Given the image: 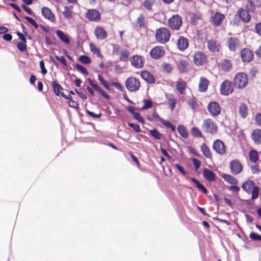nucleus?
Listing matches in <instances>:
<instances>
[{
  "label": "nucleus",
  "mask_w": 261,
  "mask_h": 261,
  "mask_svg": "<svg viewBox=\"0 0 261 261\" xmlns=\"http://www.w3.org/2000/svg\"><path fill=\"white\" fill-rule=\"evenodd\" d=\"M234 85L230 81L226 80L220 85V92L221 94L224 96H228L233 93L234 91Z\"/></svg>",
  "instance_id": "nucleus-7"
},
{
  "label": "nucleus",
  "mask_w": 261,
  "mask_h": 261,
  "mask_svg": "<svg viewBox=\"0 0 261 261\" xmlns=\"http://www.w3.org/2000/svg\"><path fill=\"white\" fill-rule=\"evenodd\" d=\"M52 87L53 89V91L57 96H60L61 95V93H63L62 92H60V91L61 90L63 89V88L62 86L59 84L56 81H54L52 82Z\"/></svg>",
  "instance_id": "nucleus-36"
},
{
  "label": "nucleus",
  "mask_w": 261,
  "mask_h": 261,
  "mask_svg": "<svg viewBox=\"0 0 261 261\" xmlns=\"http://www.w3.org/2000/svg\"><path fill=\"white\" fill-rule=\"evenodd\" d=\"M128 126L129 127L133 128V129L136 132L139 133V132H141L140 127L139 125H138L137 124H134L133 123H129Z\"/></svg>",
  "instance_id": "nucleus-62"
},
{
  "label": "nucleus",
  "mask_w": 261,
  "mask_h": 261,
  "mask_svg": "<svg viewBox=\"0 0 261 261\" xmlns=\"http://www.w3.org/2000/svg\"><path fill=\"white\" fill-rule=\"evenodd\" d=\"M87 80L90 85L96 91L99 92L103 97L107 99H109L110 98V96L107 94L104 90L101 89L97 84L94 83L92 80L88 78Z\"/></svg>",
  "instance_id": "nucleus-25"
},
{
  "label": "nucleus",
  "mask_w": 261,
  "mask_h": 261,
  "mask_svg": "<svg viewBox=\"0 0 261 261\" xmlns=\"http://www.w3.org/2000/svg\"><path fill=\"white\" fill-rule=\"evenodd\" d=\"M237 14L241 20L244 23H248L251 20V16L249 12L243 8H239Z\"/></svg>",
  "instance_id": "nucleus-23"
},
{
  "label": "nucleus",
  "mask_w": 261,
  "mask_h": 261,
  "mask_svg": "<svg viewBox=\"0 0 261 261\" xmlns=\"http://www.w3.org/2000/svg\"><path fill=\"white\" fill-rule=\"evenodd\" d=\"M246 9L250 12H254L255 11V6L252 0H248L246 4Z\"/></svg>",
  "instance_id": "nucleus-50"
},
{
  "label": "nucleus",
  "mask_w": 261,
  "mask_h": 261,
  "mask_svg": "<svg viewBox=\"0 0 261 261\" xmlns=\"http://www.w3.org/2000/svg\"><path fill=\"white\" fill-rule=\"evenodd\" d=\"M191 135L196 138H203V135L200 130L196 126L193 127L191 129Z\"/></svg>",
  "instance_id": "nucleus-41"
},
{
  "label": "nucleus",
  "mask_w": 261,
  "mask_h": 261,
  "mask_svg": "<svg viewBox=\"0 0 261 261\" xmlns=\"http://www.w3.org/2000/svg\"><path fill=\"white\" fill-rule=\"evenodd\" d=\"M187 88V82L182 79H179L176 84V88L180 95L186 94V89Z\"/></svg>",
  "instance_id": "nucleus-28"
},
{
  "label": "nucleus",
  "mask_w": 261,
  "mask_h": 261,
  "mask_svg": "<svg viewBox=\"0 0 261 261\" xmlns=\"http://www.w3.org/2000/svg\"><path fill=\"white\" fill-rule=\"evenodd\" d=\"M191 180L196 185L197 188L201 190L204 193L207 194L208 193L207 190L202 184H201L198 180L195 178H191Z\"/></svg>",
  "instance_id": "nucleus-43"
},
{
  "label": "nucleus",
  "mask_w": 261,
  "mask_h": 261,
  "mask_svg": "<svg viewBox=\"0 0 261 261\" xmlns=\"http://www.w3.org/2000/svg\"><path fill=\"white\" fill-rule=\"evenodd\" d=\"M207 48L212 53H219L221 48V43L214 39H210L207 41Z\"/></svg>",
  "instance_id": "nucleus-18"
},
{
  "label": "nucleus",
  "mask_w": 261,
  "mask_h": 261,
  "mask_svg": "<svg viewBox=\"0 0 261 261\" xmlns=\"http://www.w3.org/2000/svg\"><path fill=\"white\" fill-rule=\"evenodd\" d=\"M218 67L221 70L227 72L232 69V63L230 60L224 59L218 64Z\"/></svg>",
  "instance_id": "nucleus-19"
},
{
  "label": "nucleus",
  "mask_w": 261,
  "mask_h": 261,
  "mask_svg": "<svg viewBox=\"0 0 261 261\" xmlns=\"http://www.w3.org/2000/svg\"><path fill=\"white\" fill-rule=\"evenodd\" d=\"M203 130L207 134H214L218 131V126L211 118L205 119L202 125Z\"/></svg>",
  "instance_id": "nucleus-6"
},
{
  "label": "nucleus",
  "mask_w": 261,
  "mask_h": 261,
  "mask_svg": "<svg viewBox=\"0 0 261 261\" xmlns=\"http://www.w3.org/2000/svg\"><path fill=\"white\" fill-rule=\"evenodd\" d=\"M144 105L142 109L143 110L150 108L152 107V102L150 100L144 99L143 100Z\"/></svg>",
  "instance_id": "nucleus-56"
},
{
  "label": "nucleus",
  "mask_w": 261,
  "mask_h": 261,
  "mask_svg": "<svg viewBox=\"0 0 261 261\" xmlns=\"http://www.w3.org/2000/svg\"><path fill=\"white\" fill-rule=\"evenodd\" d=\"M165 54L164 48L162 46H156L152 48L150 51V57L154 60H159Z\"/></svg>",
  "instance_id": "nucleus-11"
},
{
  "label": "nucleus",
  "mask_w": 261,
  "mask_h": 261,
  "mask_svg": "<svg viewBox=\"0 0 261 261\" xmlns=\"http://www.w3.org/2000/svg\"><path fill=\"white\" fill-rule=\"evenodd\" d=\"M177 131L179 134L184 138L187 139L188 138L189 134L186 127L181 125H179L177 127Z\"/></svg>",
  "instance_id": "nucleus-40"
},
{
  "label": "nucleus",
  "mask_w": 261,
  "mask_h": 261,
  "mask_svg": "<svg viewBox=\"0 0 261 261\" xmlns=\"http://www.w3.org/2000/svg\"><path fill=\"white\" fill-rule=\"evenodd\" d=\"M200 150L202 154L207 159H212V153L210 148L205 143H203L200 146Z\"/></svg>",
  "instance_id": "nucleus-31"
},
{
  "label": "nucleus",
  "mask_w": 261,
  "mask_h": 261,
  "mask_svg": "<svg viewBox=\"0 0 261 261\" xmlns=\"http://www.w3.org/2000/svg\"><path fill=\"white\" fill-rule=\"evenodd\" d=\"M161 67L164 71L168 73H170L172 70V66L169 63H163L161 65Z\"/></svg>",
  "instance_id": "nucleus-52"
},
{
  "label": "nucleus",
  "mask_w": 261,
  "mask_h": 261,
  "mask_svg": "<svg viewBox=\"0 0 261 261\" xmlns=\"http://www.w3.org/2000/svg\"><path fill=\"white\" fill-rule=\"evenodd\" d=\"M75 68L84 75H87L89 72L87 69L80 64H77L75 65Z\"/></svg>",
  "instance_id": "nucleus-48"
},
{
  "label": "nucleus",
  "mask_w": 261,
  "mask_h": 261,
  "mask_svg": "<svg viewBox=\"0 0 261 261\" xmlns=\"http://www.w3.org/2000/svg\"><path fill=\"white\" fill-rule=\"evenodd\" d=\"M56 34L61 41H62L66 44H69L70 43V40L66 34H65L62 31H57Z\"/></svg>",
  "instance_id": "nucleus-35"
},
{
  "label": "nucleus",
  "mask_w": 261,
  "mask_h": 261,
  "mask_svg": "<svg viewBox=\"0 0 261 261\" xmlns=\"http://www.w3.org/2000/svg\"><path fill=\"white\" fill-rule=\"evenodd\" d=\"M229 168L231 173L234 175L240 173L243 168L241 163L237 160H233L230 162Z\"/></svg>",
  "instance_id": "nucleus-15"
},
{
  "label": "nucleus",
  "mask_w": 261,
  "mask_h": 261,
  "mask_svg": "<svg viewBox=\"0 0 261 261\" xmlns=\"http://www.w3.org/2000/svg\"><path fill=\"white\" fill-rule=\"evenodd\" d=\"M233 82L236 88L243 89L248 83V76L246 73L239 72L235 75Z\"/></svg>",
  "instance_id": "nucleus-1"
},
{
  "label": "nucleus",
  "mask_w": 261,
  "mask_h": 261,
  "mask_svg": "<svg viewBox=\"0 0 261 261\" xmlns=\"http://www.w3.org/2000/svg\"><path fill=\"white\" fill-rule=\"evenodd\" d=\"M258 154L256 150L252 149L249 151V158L251 162L256 163L258 160Z\"/></svg>",
  "instance_id": "nucleus-38"
},
{
  "label": "nucleus",
  "mask_w": 261,
  "mask_h": 261,
  "mask_svg": "<svg viewBox=\"0 0 261 261\" xmlns=\"http://www.w3.org/2000/svg\"><path fill=\"white\" fill-rule=\"evenodd\" d=\"M27 42H18L17 44V48L21 51H25L27 50Z\"/></svg>",
  "instance_id": "nucleus-55"
},
{
  "label": "nucleus",
  "mask_w": 261,
  "mask_h": 261,
  "mask_svg": "<svg viewBox=\"0 0 261 261\" xmlns=\"http://www.w3.org/2000/svg\"><path fill=\"white\" fill-rule=\"evenodd\" d=\"M149 134L156 140H161L163 137L162 135L156 129L150 130Z\"/></svg>",
  "instance_id": "nucleus-46"
},
{
  "label": "nucleus",
  "mask_w": 261,
  "mask_h": 261,
  "mask_svg": "<svg viewBox=\"0 0 261 261\" xmlns=\"http://www.w3.org/2000/svg\"><path fill=\"white\" fill-rule=\"evenodd\" d=\"M207 61L206 55L202 51H197L193 55V63L196 66H203Z\"/></svg>",
  "instance_id": "nucleus-8"
},
{
  "label": "nucleus",
  "mask_w": 261,
  "mask_h": 261,
  "mask_svg": "<svg viewBox=\"0 0 261 261\" xmlns=\"http://www.w3.org/2000/svg\"><path fill=\"white\" fill-rule=\"evenodd\" d=\"M241 42L237 37H231L229 38L226 42V46L230 51L234 52L240 47Z\"/></svg>",
  "instance_id": "nucleus-13"
},
{
  "label": "nucleus",
  "mask_w": 261,
  "mask_h": 261,
  "mask_svg": "<svg viewBox=\"0 0 261 261\" xmlns=\"http://www.w3.org/2000/svg\"><path fill=\"white\" fill-rule=\"evenodd\" d=\"M125 86L127 90L130 92H136L141 87V83L139 80L135 77H129L126 79Z\"/></svg>",
  "instance_id": "nucleus-5"
},
{
  "label": "nucleus",
  "mask_w": 261,
  "mask_h": 261,
  "mask_svg": "<svg viewBox=\"0 0 261 261\" xmlns=\"http://www.w3.org/2000/svg\"><path fill=\"white\" fill-rule=\"evenodd\" d=\"M148 119L149 120H155V121H159L161 122H162V121L163 120V119L161 118L159 115L157 113L156 111L153 112L152 113V118L150 119L148 118Z\"/></svg>",
  "instance_id": "nucleus-60"
},
{
  "label": "nucleus",
  "mask_w": 261,
  "mask_h": 261,
  "mask_svg": "<svg viewBox=\"0 0 261 261\" xmlns=\"http://www.w3.org/2000/svg\"><path fill=\"white\" fill-rule=\"evenodd\" d=\"M207 110L213 117L218 116L221 113V108L219 104L216 101H211L207 106Z\"/></svg>",
  "instance_id": "nucleus-14"
},
{
  "label": "nucleus",
  "mask_w": 261,
  "mask_h": 261,
  "mask_svg": "<svg viewBox=\"0 0 261 261\" xmlns=\"http://www.w3.org/2000/svg\"><path fill=\"white\" fill-rule=\"evenodd\" d=\"M129 52L128 50L125 49L120 53L119 60L122 62H126L129 58Z\"/></svg>",
  "instance_id": "nucleus-42"
},
{
  "label": "nucleus",
  "mask_w": 261,
  "mask_h": 261,
  "mask_svg": "<svg viewBox=\"0 0 261 261\" xmlns=\"http://www.w3.org/2000/svg\"><path fill=\"white\" fill-rule=\"evenodd\" d=\"M255 120L258 125L261 126V114H257L255 117Z\"/></svg>",
  "instance_id": "nucleus-64"
},
{
  "label": "nucleus",
  "mask_w": 261,
  "mask_h": 261,
  "mask_svg": "<svg viewBox=\"0 0 261 261\" xmlns=\"http://www.w3.org/2000/svg\"><path fill=\"white\" fill-rule=\"evenodd\" d=\"M164 125L166 126V127L170 128L172 131L175 132V127L169 121H167L163 119L162 121L161 122Z\"/></svg>",
  "instance_id": "nucleus-54"
},
{
  "label": "nucleus",
  "mask_w": 261,
  "mask_h": 261,
  "mask_svg": "<svg viewBox=\"0 0 261 261\" xmlns=\"http://www.w3.org/2000/svg\"><path fill=\"white\" fill-rule=\"evenodd\" d=\"M242 189L246 192H249L251 190V199L254 200L258 198L259 189L258 186L255 185L253 180L246 181L242 186Z\"/></svg>",
  "instance_id": "nucleus-3"
},
{
  "label": "nucleus",
  "mask_w": 261,
  "mask_h": 261,
  "mask_svg": "<svg viewBox=\"0 0 261 261\" xmlns=\"http://www.w3.org/2000/svg\"><path fill=\"white\" fill-rule=\"evenodd\" d=\"M176 168L183 175L186 176L188 174L187 172L185 170L184 168L178 164H176L174 165Z\"/></svg>",
  "instance_id": "nucleus-59"
},
{
  "label": "nucleus",
  "mask_w": 261,
  "mask_h": 261,
  "mask_svg": "<svg viewBox=\"0 0 261 261\" xmlns=\"http://www.w3.org/2000/svg\"><path fill=\"white\" fill-rule=\"evenodd\" d=\"M155 3V0H145L143 3L144 8L149 11H152V6Z\"/></svg>",
  "instance_id": "nucleus-44"
},
{
  "label": "nucleus",
  "mask_w": 261,
  "mask_h": 261,
  "mask_svg": "<svg viewBox=\"0 0 261 261\" xmlns=\"http://www.w3.org/2000/svg\"><path fill=\"white\" fill-rule=\"evenodd\" d=\"M251 137L255 144L260 145L261 129L258 128L254 129L251 133Z\"/></svg>",
  "instance_id": "nucleus-27"
},
{
  "label": "nucleus",
  "mask_w": 261,
  "mask_h": 261,
  "mask_svg": "<svg viewBox=\"0 0 261 261\" xmlns=\"http://www.w3.org/2000/svg\"><path fill=\"white\" fill-rule=\"evenodd\" d=\"M24 18L31 24L32 25L35 29H37L38 28V24L36 22V21L32 18L25 16Z\"/></svg>",
  "instance_id": "nucleus-57"
},
{
  "label": "nucleus",
  "mask_w": 261,
  "mask_h": 261,
  "mask_svg": "<svg viewBox=\"0 0 261 261\" xmlns=\"http://www.w3.org/2000/svg\"><path fill=\"white\" fill-rule=\"evenodd\" d=\"M203 175L204 178L210 182L215 180L216 174L212 170L207 168L203 169Z\"/></svg>",
  "instance_id": "nucleus-30"
},
{
  "label": "nucleus",
  "mask_w": 261,
  "mask_h": 261,
  "mask_svg": "<svg viewBox=\"0 0 261 261\" xmlns=\"http://www.w3.org/2000/svg\"><path fill=\"white\" fill-rule=\"evenodd\" d=\"M213 150L219 155H224L227 151L225 143L220 139H216L213 144Z\"/></svg>",
  "instance_id": "nucleus-9"
},
{
  "label": "nucleus",
  "mask_w": 261,
  "mask_h": 261,
  "mask_svg": "<svg viewBox=\"0 0 261 261\" xmlns=\"http://www.w3.org/2000/svg\"><path fill=\"white\" fill-rule=\"evenodd\" d=\"M55 58L58 61H59L62 64H63L65 66H66V67L67 66L66 60L64 56L59 57L58 56H56Z\"/></svg>",
  "instance_id": "nucleus-63"
},
{
  "label": "nucleus",
  "mask_w": 261,
  "mask_h": 261,
  "mask_svg": "<svg viewBox=\"0 0 261 261\" xmlns=\"http://www.w3.org/2000/svg\"><path fill=\"white\" fill-rule=\"evenodd\" d=\"M254 32L261 37V22H258L255 24Z\"/></svg>",
  "instance_id": "nucleus-58"
},
{
  "label": "nucleus",
  "mask_w": 261,
  "mask_h": 261,
  "mask_svg": "<svg viewBox=\"0 0 261 261\" xmlns=\"http://www.w3.org/2000/svg\"><path fill=\"white\" fill-rule=\"evenodd\" d=\"M141 77L147 83L153 84L155 80L154 76L148 70H142L140 72Z\"/></svg>",
  "instance_id": "nucleus-20"
},
{
  "label": "nucleus",
  "mask_w": 261,
  "mask_h": 261,
  "mask_svg": "<svg viewBox=\"0 0 261 261\" xmlns=\"http://www.w3.org/2000/svg\"><path fill=\"white\" fill-rule=\"evenodd\" d=\"M41 12L43 16L50 21L54 22L56 20V17L51 10L46 7L42 8Z\"/></svg>",
  "instance_id": "nucleus-21"
},
{
  "label": "nucleus",
  "mask_w": 261,
  "mask_h": 261,
  "mask_svg": "<svg viewBox=\"0 0 261 261\" xmlns=\"http://www.w3.org/2000/svg\"><path fill=\"white\" fill-rule=\"evenodd\" d=\"M135 25L139 29H145L147 27V21L143 14H139L136 20Z\"/></svg>",
  "instance_id": "nucleus-24"
},
{
  "label": "nucleus",
  "mask_w": 261,
  "mask_h": 261,
  "mask_svg": "<svg viewBox=\"0 0 261 261\" xmlns=\"http://www.w3.org/2000/svg\"><path fill=\"white\" fill-rule=\"evenodd\" d=\"M239 114L242 118H246L248 114V108L247 106L244 103H241L239 108Z\"/></svg>",
  "instance_id": "nucleus-32"
},
{
  "label": "nucleus",
  "mask_w": 261,
  "mask_h": 261,
  "mask_svg": "<svg viewBox=\"0 0 261 261\" xmlns=\"http://www.w3.org/2000/svg\"><path fill=\"white\" fill-rule=\"evenodd\" d=\"M249 237L253 241H261V236L254 232H251L249 234Z\"/></svg>",
  "instance_id": "nucleus-53"
},
{
  "label": "nucleus",
  "mask_w": 261,
  "mask_h": 261,
  "mask_svg": "<svg viewBox=\"0 0 261 261\" xmlns=\"http://www.w3.org/2000/svg\"><path fill=\"white\" fill-rule=\"evenodd\" d=\"M63 13L64 16L67 18H70L72 17V11L67 6H65L64 7V11L63 12Z\"/></svg>",
  "instance_id": "nucleus-49"
},
{
  "label": "nucleus",
  "mask_w": 261,
  "mask_h": 261,
  "mask_svg": "<svg viewBox=\"0 0 261 261\" xmlns=\"http://www.w3.org/2000/svg\"><path fill=\"white\" fill-rule=\"evenodd\" d=\"M155 39L156 41L162 44H165L168 42L171 37V32L167 28L163 27L156 30Z\"/></svg>",
  "instance_id": "nucleus-2"
},
{
  "label": "nucleus",
  "mask_w": 261,
  "mask_h": 261,
  "mask_svg": "<svg viewBox=\"0 0 261 261\" xmlns=\"http://www.w3.org/2000/svg\"><path fill=\"white\" fill-rule=\"evenodd\" d=\"M241 57L243 62L249 63L252 61L254 57L253 52L247 48H243L240 52Z\"/></svg>",
  "instance_id": "nucleus-16"
},
{
  "label": "nucleus",
  "mask_w": 261,
  "mask_h": 261,
  "mask_svg": "<svg viewBox=\"0 0 261 261\" xmlns=\"http://www.w3.org/2000/svg\"><path fill=\"white\" fill-rule=\"evenodd\" d=\"M98 79L99 81L100 82V84L105 88H106L107 90H110V89L109 85L107 83L106 81H105L104 80V79L103 78V77L101 75H100V74L98 75Z\"/></svg>",
  "instance_id": "nucleus-51"
},
{
  "label": "nucleus",
  "mask_w": 261,
  "mask_h": 261,
  "mask_svg": "<svg viewBox=\"0 0 261 261\" xmlns=\"http://www.w3.org/2000/svg\"><path fill=\"white\" fill-rule=\"evenodd\" d=\"M133 116L134 118L136 120H137L139 122L141 123H144V120L143 118L140 115V113L138 112H136L134 115Z\"/></svg>",
  "instance_id": "nucleus-61"
},
{
  "label": "nucleus",
  "mask_w": 261,
  "mask_h": 261,
  "mask_svg": "<svg viewBox=\"0 0 261 261\" xmlns=\"http://www.w3.org/2000/svg\"><path fill=\"white\" fill-rule=\"evenodd\" d=\"M94 35L98 40H105L108 37L107 31L101 27H97L94 30Z\"/></svg>",
  "instance_id": "nucleus-22"
},
{
  "label": "nucleus",
  "mask_w": 261,
  "mask_h": 261,
  "mask_svg": "<svg viewBox=\"0 0 261 261\" xmlns=\"http://www.w3.org/2000/svg\"><path fill=\"white\" fill-rule=\"evenodd\" d=\"M79 61L84 64H88L91 62V58L85 55L81 56L79 58Z\"/></svg>",
  "instance_id": "nucleus-47"
},
{
  "label": "nucleus",
  "mask_w": 261,
  "mask_h": 261,
  "mask_svg": "<svg viewBox=\"0 0 261 261\" xmlns=\"http://www.w3.org/2000/svg\"><path fill=\"white\" fill-rule=\"evenodd\" d=\"M225 18L224 14L217 12L212 15L210 22L213 26L217 27L222 25Z\"/></svg>",
  "instance_id": "nucleus-12"
},
{
  "label": "nucleus",
  "mask_w": 261,
  "mask_h": 261,
  "mask_svg": "<svg viewBox=\"0 0 261 261\" xmlns=\"http://www.w3.org/2000/svg\"><path fill=\"white\" fill-rule=\"evenodd\" d=\"M165 96L170 110L173 111L175 108L176 99L174 97L173 94H166Z\"/></svg>",
  "instance_id": "nucleus-33"
},
{
  "label": "nucleus",
  "mask_w": 261,
  "mask_h": 261,
  "mask_svg": "<svg viewBox=\"0 0 261 261\" xmlns=\"http://www.w3.org/2000/svg\"><path fill=\"white\" fill-rule=\"evenodd\" d=\"M182 23V18L178 14L173 15L167 21L168 27L172 31L179 30Z\"/></svg>",
  "instance_id": "nucleus-4"
},
{
  "label": "nucleus",
  "mask_w": 261,
  "mask_h": 261,
  "mask_svg": "<svg viewBox=\"0 0 261 261\" xmlns=\"http://www.w3.org/2000/svg\"><path fill=\"white\" fill-rule=\"evenodd\" d=\"M177 45L180 50L184 51L186 50L189 46L188 40L184 37L180 36L177 40Z\"/></svg>",
  "instance_id": "nucleus-29"
},
{
  "label": "nucleus",
  "mask_w": 261,
  "mask_h": 261,
  "mask_svg": "<svg viewBox=\"0 0 261 261\" xmlns=\"http://www.w3.org/2000/svg\"><path fill=\"white\" fill-rule=\"evenodd\" d=\"M177 67L181 72H186L188 70L189 64L186 60H182L177 63Z\"/></svg>",
  "instance_id": "nucleus-34"
},
{
  "label": "nucleus",
  "mask_w": 261,
  "mask_h": 261,
  "mask_svg": "<svg viewBox=\"0 0 261 261\" xmlns=\"http://www.w3.org/2000/svg\"><path fill=\"white\" fill-rule=\"evenodd\" d=\"M131 65L137 69H141L144 66L145 58L144 57L135 55L133 56L129 59Z\"/></svg>",
  "instance_id": "nucleus-10"
},
{
  "label": "nucleus",
  "mask_w": 261,
  "mask_h": 261,
  "mask_svg": "<svg viewBox=\"0 0 261 261\" xmlns=\"http://www.w3.org/2000/svg\"><path fill=\"white\" fill-rule=\"evenodd\" d=\"M222 177L230 184L236 185L238 184L237 179L229 174H223L222 175Z\"/></svg>",
  "instance_id": "nucleus-37"
},
{
  "label": "nucleus",
  "mask_w": 261,
  "mask_h": 261,
  "mask_svg": "<svg viewBox=\"0 0 261 261\" xmlns=\"http://www.w3.org/2000/svg\"><path fill=\"white\" fill-rule=\"evenodd\" d=\"M85 16L91 21L97 22L100 19V14L96 9H89L86 13Z\"/></svg>",
  "instance_id": "nucleus-17"
},
{
  "label": "nucleus",
  "mask_w": 261,
  "mask_h": 261,
  "mask_svg": "<svg viewBox=\"0 0 261 261\" xmlns=\"http://www.w3.org/2000/svg\"><path fill=\"white\" fill-rule=\"evenodd\" d=\"M210 82L207 78L201 77L198 84V91L200 92H205L207 91Z\"/></svg>",
  "instance_id": "nucleus-26"
},
{
  "label": "nucleus",
  "mask_w": 261,
  "mask_h": 261,
  "mask_svg": "<svg viewBox=\"0 0 261 261\" xmlns=\"http://www.w3.org/2000/svg\"><path fill=\"white\" fill-rule=\"evenodd\" d=\"M89 46L90 50L93 54L96 55L97 57H98L100 59H102L103 58V56L101 54L99 49L98 48L94 43H90Z\"/></svg>",
  "instance_id": "nucleus-39"
},
{
  "label": "nucleus",
  "mask_w": 261,
  "mask_h": 261,
  "mask_svg": "<svg viewBox=\"0 0 261 261\" xmlns=\"http://www.w3.org/2000/svg\"><path fill=\"white\" fill-rule=\"evenodd\" d=\"M201 19L202 17L201 15L195 13L192 14L190 18L191 22L194 25L196 24Z\"/></svg>",
  "instance_id": "nucleus-45"
}]
</instances>
